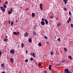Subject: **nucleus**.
Wrapping results in <instances>:
<instances>
[{
    "label": "nucleus",
    "mask_w": 73,
    "mask_h": 73,
    "mask_svg": "<svg viewBox=\"0 0 73 73\" xmlns=\"http://www.w3.org/2000/svg\"><path fill=\"white\" fill-rule=\"evenodd\" d=\"M42 21H45V23L46 24H48V21H47V19H45L44 18H42Z\"/></svg>",
    "instance_id": "1"
},
{
    "label": "nucleus",
    "mask_w": 73,
    "mask_h": 73,
    "mask_svg": "<svg viewBox=\"0 0 73 73\" xmlns=\"http://www.w3.org/2000/svg\"><path fill=\"white\" fill-rule=\"evenodd\" d=\"M65 73H72L71 72H69L68 69H65L64 70Z\"/></svg>",
    "instance_id": "2"
},
{
    "label": "nucleus",
    "mask_w": 73,
    "mask_h": 73,
    "mask_svg": "<svg viewBox=\"0 0 73 73\" xmlns=\"http://www.w3.org/2000/svg\"><path fill=\"white\" fill-rule=\"evenodd\" d=\"M0 8L1 10H2L3 12H5V9L3 7V6L0 7Z\"/></svg>",
    "instance_id": "3"
},
{
    "label": "nucleus",
    "mask_w": 73,
    "mask_h": 73,
    "mask_svg": "<svg viewBox=\"0 0 73 73\" xmlns=\"http://www.w3.org/2000/svg\"><path fill=\"white\" fill-rule=\"evenodd\" d=\"M13 33L14 35H18V36L19 35V33H20L19 32H17L16 33L15 32H13Z\"/></svg>",
    "instance_id": "4"
},
{
    "label": "nucleus",
    "mask_w": 73,
    "mask_h": 73,
    "mask_svg": "<svg viewBox=\"0 0 73 73\" xmlns=\"http://www.w3.org/2000/svg\"><path fill=\"white\" fill-rule=\"evenodd\" d=\"M45 23L44 22V21H42L41 22V24L42 25H44Z\"/></svg>",
    "instance_id": "5"
},
{
    "label": "nucleus",
    "mask_w": 73,
    "mask_h": 73,
    "mask_svg": "<svg viewBox=\"0 0 73 73\" xmlns=\"http://www.w3.org/2000/svg\"><path fill=\"white\" fill-rule=\"evenodd\" d=\"M40 8L41 11H42V4L40 3Z\"/></svg>",
    "instance_id": "6"
},
{
    "label": "nucleus",
    "mask_w": 73,
    "mask_h": 73,
    "mask_svg": "<svg viewBox=\"0 0 73 73\" xmlns=\"http://www.w3.org/2000/svg\"><path fill=\"white\" fill-rule=\"evenodd\" d=\"M28 33H25L24 34V37H28Z\"/></svg>",
    "instance_id": "7"
},
{
    "label": "nucleus",
    "mask_w": 73,
    "mask_h": 73,
    "mask_svg": "<svg viewBox=\"0 0 73 73\" xmlns=\"http://www.w3.org/2000/svg\"><path fill=\"white\" fill-rule=\"evenodd\" d=\"M14 54L15 53V51L11 49L10 50V54Z\"/></svg>",
    "instance_id": "8"
},
{
    "label": "nucleus",
    "mask_w": 73,
    "mask_h": 73,
    "mask_svg": "<svg viewBox=\"0 0 73 73\" xmlns=\"http://www.w3.org/2000/svg\"><path fill=\"white\" fill-rule=\"evenodd\" d=\"M10 62L11 63H13V59L12 58H11L10 60Z\"/></svg>",
    "instance_id": "9"
},
{
    "label": "nucleus",
    "mask_w": 73,
    "mask_h": 73,
    "mask_svg": "<svg viewBox=\"0 0 73 73\" xmlns=\"http://www.w3.org/2000/svg\"><path fill=\"white\" fill-rule=\"evenodd\" d=\"M64 50L65 51V53H66L67 52H68V50L67 49V48L65 47L64 48Z\"/></svg>",
    "instance_id": "10"
},
{
    "label": "nucleus",
    "mask_w": 73,
    "mask_h": 73,
    "mask_svg": "<svg viewBox=\"0 0 73 73\" xmlns=\"http://www.w3.org/2000/svg\"><path fill=\"white\" fill-rule=\"evenodd\" d=\"M49 69L50 70H52V66L51 65H50L49 66Z\"/></svg>",
    "instance_id": "11"
},
{
    "label": "nucleus",
    "mask_w": 73,
    "mask_h": 73,
    "mask_svg": "<svg viewBox=\"0 0 73 73\" xmlns=\"http://www.w3.org/2000/svg\"><path fill=\"white\" fill-rule=\"evenodd\" d=\"M63 1L65 2V4H67V1H68V0H63Z\"/></svg>",
    "instance_id": "12"
},
{
    "label": "nucleus",
    "mask_w": 73,
    "mask_h": 73,
    "mask_svg": "<svg viewBox=\"0 0 73 73\" xmlns=\"http://www.w3.org/2000/svg\"><path fill=\"white\" fill-rule=\"evenodd\" d=\"M32 16L33 18L35 16V14L34 13H33L32 14Z\"/></svg>",
    "instance_id": "13"
},
{
    "label": "nucleus",
    "mask_w": 73,
    "mask_h": 73,
    "mask_svg": "<svg viewBox=\"0 0 73 73\" xmlns=\"http://www.w3.org/2000/svg\"><path fill=\"white\" fill-rule=\"evenodd\" d=\"M31 38H30L29 39V42H32V39H31Z\"/></svg>",
    "instance_id": "14"
},
{
    "label": "nucleus",
    "mask_w": 73,
    "mask_h": 73,
    "mask_svg": "<svg viewBox=\"0 0 73 73\" xmlns=\"http://www.w3.org/2000/svg\"><path fill=\"white\" fill-rule=\"evenodd\" d=\"M8 40V39L7 38L4 39V41H5V42H7Z\"/></svg>",
    "instance_id": "15"
},
{
    "label": "nucleus",
    "mask_w": 73,
    "mask_h": 73,
    "mask_svg": "<svg viewBox=\"0 0 73 73\" xmlns=\"http://www.w3.org/2000/svg\"><path fill=\"white\" fill-rule=\"evenodd\" d=\"M21 46L22 48H24V46H25V45H24V43H22Z\"/></svg>",
    "instance_id": "16"
},
{
    "label": "nucleus",
    "mask_w": 73,
    "mask_h": 73,
    "mask_svg": "<svg viewBox=\"0 0 73 73\" xmlns=\"http://www.w3.org/2000/svg\"><path fill=\"white\" fill-rule=\"evenodd\" d=\"M68 57L70 59V60H72V57L71 56H68Z\"/></svg>",
    "instance_id": "17"
},
{
    "label": "nucleus",
    "mask_w": 73,
    "mask_h": 73,
    "mask_svg": "<svg viewBox=\"0 0 73 73\" xmlns=\"http://www.w3.org/2000/svg\"><path fill=\"white\" fill-rule=\"evenodd\" d=\"M8 13L9 15H10L12 13V11H11L9 10L8 12Z\"/></svg>",
    "instance_id": "18"
},
{
    "label": "nucleus",
    "mask_w": 73,
    "mask_h": 73,
    "mask_svg": "<svg viewBox=\"0 0 73 73\" xmlns=\"http://www.w3.org/2000/svg\"><path fill=\"white\" fill-rule=\"evenodd\" d=\"M38 45L39 46H41V45H42L41 43L40 42H39L38 44Z\"/></svg>",
    "instance_id": "19"
},
{
    "label": "nucleus",
    "mask_w": 73,
    "mask_h": 73,
    "mask_svg": "<svg viewBox=\"0 0 73 73\" xmlns=\"http://www.w3.org/2000/svg\"><path fill=\"white\" fill-rule=\"evenodd\" d=\"M50 53L51 56H53V54L54 53L53 52V51H51L50 52Z\"/></svg>",
    "instance_id": "20"
},
{
    "label": "nucleus",
    "mask_w": 73,
    "mask_h": 73,
    "mask_svg": "<svg viewBox=\"0 0 73 73\" xmlns=\"http://www.w3.org/2000/svg\"><path fill=\"white\" fill-rule=\"evenodd\" d=\"M32 56H33V57H35V53L33 52V53Z\"/></svg>",
    "instance_id": "21"
},
{
    "label": "nucleus",
    "mask_w": 73,
    "mask_h": 73,
    "mask_svg": "<svg viewBox=\"0 0 73 73\" xmlns=\"http://www.w3.org/2000/svg\"><path fill=\"white\" fill-rule=\"evenodd\" d=\"M57 27H58L61 25V23H58L57 24Z\"/></svg>",
    "instance_id": "22"
},
{
    "label": "nucleus",
    "mask_w": 73,
    "mask_h": 73,
    "mask_svg": "<svg viewBox=\"0 0 73 73\" xmlns=\"http://www.w3.org/2000/svg\"><path fill=\"white\" fill-rule=\"evenodd\" d=\"M3 7L4 8H7V6H6L5 4L3 5Z\"/></svg>",
    "instance_id": "23"
},
{
    "label": "nucleus",
    "mask_w": 73,
    "mask_h": 73,
    "mask_svg": "<svg viewBox=\"0 0 73 73\" xmlns=\"http://www.w3.org/2000/svg\"><path fill=\"white\" fill-rule=\"evenodd\" d=\"M25 62H28V59H27L25 60Z\"/></svg>",
    "instance_id": "24"
},
{
    "label": "nucleus",
    "mask_w": 73,
    "mask_h": 73,
    "mask_svg": "<svg viewBox=\"0 0 73 73\" xmlns=\"http://www.w3.org/2000/svg\"><path fill=\"white\" fill-rule=\"evenodd\" d=\"M34 30H36V25H35L34 26Z\"/></svg>",
    "instance_id": "25"
},
{
    "label": "nucleus",
    "mask_w": 73,
    "mask_h": 73,
    "mask_svg": "<svg viewBox=\"0 0 73 73\" xmlns=\"http://www.w3.org/2000/svg\"><path fill=\"white\" fill-rule=\"evenodd\" d=\"M8 1H6V2H5V5H7V4H8Z\"/></svg>",
    "instance_id": "26"
},
{
    "label": "nucleus",
    "mask_w": 73,
    "mask_h": 73,
    "mask_svg": "<svg viewBox=\"0 0 73 73\" xmlns=\"http://www.w3.org/2000/svg\"><path fill=\"white\" fill-rule=\"evenodd\" d=\"M13 25V22L12 21L11 23V25Z\"/></svg>",
    "instance_id": "27"
},
{
    "label": "nucleus",
    "mask_w": 73,
    "mask_h": 73,
    "mask_svg": "<svg viewBox=\"0 0 73 73\" xmlns=\"http://www.w3.org/2000/svg\"><path fill=\"white\" fill-rule=\"evenodd\" d=\"M58 41H61V39H60V38H59L58 39H57Z\"/></svg>",
    "instance_id": "28"
},
{
    "label": "nucleus",
    "mask_w": 73,
    "mask_h": 73,
    "mask_svg": "<svg viewBox=\"0 0 73 73\" xmlns=\"http://www.w3.org/2000/svg\"><path fill=\"white\" fill-rule=\"evenodd\" d=\"M4 64H1V67H4Z\"/></svg>",
    "instance_id": "29"
},
{
    "label": "nucleus",
    "mask_w": 73,
    "mask_h": 73,
    "mask_svg": "<svg viewBox=\"0 0 73 73\" xmlns=\"http://www.w3.org/2000/svg\"><path fill=\"white\" fill-rule=\"evenodd\" d=\"M8 22L9 24H11V21H10V20H9Z\"/></svg>",
    "instance_id": "30"
},
{
    "label": "nucleus",
    "mask_w": 73,
    "mask_h": 73,
    "mask_svg": "<svg viewBox=\"0 0 73 73\" xmlns=\"http://www.w3.org/2000/svg\"><path fill=\"white\" fill-rule=\"evenodd\" d=\"M69 14L70 16H71V15H72V13H71V12L70 11L69 12Z\"/></svg>",
    "instance_id": "31"
},
{
    "label": "nucleus",
    "mask_w": 73,
    "mask_h": 73,
    "mask_svg": "<svg viewBox=\"0 0 73 73\" xmlns=\"http://www.w3.org/2000/svg\"><path fill=\"white\" fill-rule=\"evenodd\" d=\"M33 34H34V35H36V33L35 32H33Z\"/></svg>",
    "instance_id": "32"
},
{
    "label": "nucleus",
    "mask_w": 73,
    "mask_h": 73,
    "mask_svg": "<svg viewBox=\"0 0 73 73\" xmlns=\"http://www.w3.org/2000/svg\"><path fill=\"white\" fill-rule=\"evenodd\" d=\"M68 20L70 21H71V18H70V17H69V18L68 19Z\"/></svg>",
    "instance_id": "33"
},
{
    "label": "nucleus",
    "mask_w": 73,
    "mask_h": 73,
    "mask_svg": "<svg viewBox=\"0 0 73 73\" xmlns=\"http://www.w3.org/2000/svg\"><path fill=\"white\" fill-rule=\"evenodd\" d=\"M38 65H39V66H41V63H38Z\"/></svg>",
    "instance_id": "34"
},
{
    "label": "nucleus",
    "mask_w": 73,
    "mask_h": 73,
    "mask_svg": "<svg viewBox=\"0 0 73 73\" xmlns=\"http://www.w3.org/2000/svg\"><path fill=\"white\" fill-rule=\"evenodd\" d=\"M33 58H30V60L31 61H33Z\"/></svg>",
    "instance_id": "35"
},
{
    "label": "nucleus",
    "mask_w": 73,
    "mask_h": 73,
    "mask_svg": "<svg viewBox=\"0 0 73 73\" xmlns=\"http://www.w3.org/2000/svg\"><path fill=\"white\" fill-rule=\"evenodd\" d=\"M44 38H45V39H48V37H47L46 36H44Z\"/></svg>",
    "instance_id": "36"
},
{
    "label": "nucleus",
    "mask_w": 73,
    "mask_h": 73,
    "mask_svg": "<svg viewBox=\"0 0 73 73\" xmlns=\"http://www.w3.org/2000/svg\"><path fill=\"white\" fill-rule=\"evenodd\" d=\"M65 62V60H62V62Z\"/></svg>",
    "instance_id": "37"
},
{
    "label": "nucleus",
    "mask_w": 73,
    "mask_h": 73,
    "mask_svg": "<svg viewBox=\"0 0 73 73\" xmlns=\"http://www.w3.org/2000/svg\"><path fill=\"white\" fill-rule=\"evenodd\" d=\"M53 17L52 16H51L50 17V19H53Z\"/></svg>",
    "instance_id": "38"
},
{
    "label": "nucleus",
    "mask_w": 73,
    "mask_h": 73,
    "mask_svg": "<svg viewBox=\"0 0 73 73\" xmlns=\"http://www.w3.org/2000/svg\"><path fill=\"white\" fill-rule=\"evenodd\" d=\"M2 54V53H1V52H0V57H1V55Z\"/></svg>",
    "instance_id": "39"
},
{
    "label": "nucleus",
    "mask_w": 73,
    "mask_h": 73,
    "mask_svg": "<svg viewBox=\"0 0 73 73\" xmlns=\"http://www.w3.org/2000/svg\"><path fill=\"white\" fill-rule=\"evenodd\" d=\"M29 10V8H27L26 9V11H28Z\"/></svg>",
    "instance_id": "40"
},
{
    "label": "nucleus",
    "mask_w": 73,
    "mask_h": 73,
    "mask_svg": "<svg viewBox=\"0 0 73 73\" xmlns=\"http://www.w3.org/2000/svg\"><path fill=\"white\" fill-rule=\"evenodd\" d=\"M71 27H73V24L71 23Z\"/></svg>",
    "instance_id": "41"
},
{
    "label": "nucleus",
    "mask_w": 73,
    "mask_h": 73,
    "mask_svg": "<svg viewBox=\"0 0 73 73\" xmlns=\"http://www.w3.org/2000/svg\"><path fill=\"white\" fill-rule=\"evenodd\" d=\"M64 9L65 10V11H66V8L65 7L64 8Z\"/></svg>",
    "instance_id": "42"
},
{
    "label": "nucleus",
    "mask_w": 73,
    "mask_h": 73,
    "mask_svg": "<svg viewBox=\"0 0 73 73\" xmlns=\"http://www.w3.org/2000/svg\"><path fill=\"white\" fill-rule=\"evenodd\" d=\"M70 21H69V20H68L67 21V23H69V22H70Z\"/></svg>",
    "instance_id": "43"
},
{
    "label": "nucleus",
    "mask_w": 73,
    "mask_h": 73,
    "mask_svg": "<svg viewBox=\"0 0 73 73\" xmlns=\"http://www.w3.org/2000/svg\"><path fill=\"white\" fill-rule=\"evenodd\" d=\"M56 66H60L59 64H56Z\"/></svg>",
    "instance_id": "44"
},
{
    "label": "nucleus",
    "mask_w": 73,
    "mask_h": 73,
    "mask_svg": "<svg viewBox=\"0 0 73 73\" xmlns=\"http://www.w3.org/2000/svg\"><path fill=\"white\" fill-rule=\"evenodd\" d=\"M44 73H47V71L46 70L44 71Z\"/></svg>",
    "instance_id": "45"
},
{
    "label": "nucleus",
    "mask_w": 73,
    "mask_h": 73,
    "mask_svg": "<svg viewBox=\"0 0 73 73\" xmlns=\"http://www.w3.org/2000/svg\"><path fill=\"white\" fill-rule=\"evenodd\" d=\"M11 12H12V11H13V9H11Z\"/></svg>",
    "instance_id": "46"
},
{
    "label": "nucleus",
    "mask_w": 73,
    "mask_h": 73,
    "mask_svg": "<svg viewBox=\"0 0 73 73\" xmlns=\"http://www.w3.org/2000/svg\"><path fill=\"white\" fill-rule=\"evenodd\" d=\"M46 43H47L48 44H49V42L47 41L46 42Z\"/></svg>",
    "instance_id": "47"
},
{
    "label": "nucleus",
    "mask_w": 73,
    "mask_h": 73,
    "mask_svg": "<svg viewBox=\"0 0 73 73\" xmlns=\"http://www.w3.org/2000/svg\"><path fill=\"white\" fill-rule=\"evenodd\" d=\"M28 53V51H27V50H26V53Z\"/></svg>",
    "instance_id": "48"
},
{
    "label": "nucleus",
    "mask_w": 73,
    "mask_h": 73,
    "mask_svg": "<svg viewBox=\"0 0 73 73\" xmlns=\"http://www.w3.org/2000/svg\"><path fill=\"white\" fill-rule=\"evenodd\" d=\"M1 73H5V72L3 71V72H2Z\"/></svg>",
    "instance_id": "49"
},
{
    "label": "nucleus",
    "mask_w": 73,
    "mask_h": 73,
    "mask_svg": "<svg viewBox=\"0 0 73 73\" xmlns=\"http://www.w3.org/2000/svg\"><path fill=\"white\" fill-rule=\"evenodd\" d=\"M18 21H19V20L16 21V23H17V22H18Z\"/></svg>",
    "instance_id": "50"
},
{
    "label": "nucleus",
    "mask_w": 73,
    "mask_h": 73,
    "mask_svg": "<svg viewBox=\"0 0 73 73\" xmlns=\"http://www.w3.org/2000/svg\"><path fill=\"white\" fill-rule=\"evenodd\" d=\"M7 37H8L7 36H5V38H7Z\"/></svg>",
    "instance_id": "51"
},
{
    "label": "nucleus",
    "mask_w": 73,
    "mask_h": 73,
    "mask_svg": "<svg viewBox=\"0 0 73 73\" xmlns=\"http://www.w3.org/2000/svg\"><path fill=\"white\" fill-rule=\"evenodd\" d=\"M56 19L57 20H58V18L57 17Z\"/></svg>",
    "instance_id": "52"
},
{
    "label": "nucleus",
    "mask_w": 73,
    "mask_h": 73,
    "mask_svg": "<svg viewBox=\"0 0 73 73\" xmlns=\"http://www.w3.org/2000/svg\"><path fill=\"white\" fill-rule=\"evenodd\" d=\"M32 54L31 53V54H30V55H32Z\"/></svg>",
    "instance_id": "53"
},
{
    "label": "nucleus",
    "mask_w": 73,
    "mask_h": 73,
    "mask_svg": "<svg viewBox=\"0 0 73 73\" xmlns=\"http://www.w3.org/2000/svg\"><path fill=\"white\" fill-rule=\"evenodd\" d=\"M32 1H34L35 0H31Z\"/></svg>",
    "instance_id": "54"
},
{
    "label": "nucleus",
    "mask_w": 73,
    "mask_h": 73,
    "mask_svg": "<svg viewBox=\"0 0 73 73\" xmlns=\"http://www.w3.org/2000/svg\"><path fill=\"white\" fill-rule=\"evenodd\" d=\"M0 3H1V0H0Z\"/></svg>",
    "instance_id": "55"
},
{
    "label": "nucleus",
    "mask_w": 73,
    "mask_h": 73,
    "mask_svg": "<svg viewBox=\"0 0 73 73\" xmlns=\"http://www.w3.org/2000/svg\"><path fill=\"white\" fill-rule=\"evenodd\" d=\"M18 19H19V18Z\"/></svg>",
    "instance_id": "56"
}]
</instances>
